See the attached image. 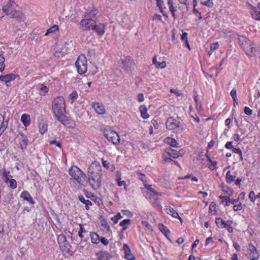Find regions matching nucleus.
Returning <instances> with one entry per match:
<instances>
[{"mask_svg":"<svg viewBox=\"0 0 260 260\" xmlns=\"http://www.w3.org/2000/svg\"><path fill=\"white\" fill-rule=\"evenodd\" d=\"M219 198L220 199L222 200V202H225V206H229L230 204H235L236 203H238L239 199H234L233 198H230L229 197H226V196H220L219 197Z\"/></svg>","mask_w":260,"mask_h":260,"instance_id":"412c9836","label":"nucleus"},{"mask_svg":"<svg viewBox=\"0 0 260 260\" xmlns=\"http://www.w3.org/2000/svg\"><path fill=\"white\" fill-rule=\"evenodd\" d=\"M40 133L43 135L47 131L48 125L44 121H42L39 123Z\"/></svg>","mask_w":260,"mask_h":260,"instance_id":"473e14b6","label":"nucleus"},{"mask_svg":"<svg viewBox=\"0 0 260 260\" xmlns=\"http://www.w3.org/2000/svg\"><path fill=\"white\" fill-rule=\"evenodd\" d=\"M145 187L149 191H147V192H149L151 194H154L156 195H161L160 193L155 190V189L152 187L151 185L145 184Z\"/></svg>","mask_w":260,"mask_h":260,"instance_id":"79ce46f5","label":"nucleus"},{"mask_svg":"<svg viewBox=\"0 0 260 260\" xmlns=\"http://www.w3.org/2000/svg\"><path fill=\"white\" fill-rule=\"evenodd\" d=\"M123 250H124L125 257L127 260H134L135 259V256L132 253L131 251L127 244H124Z\"/></svg>","mask_w":260,"mask_h":260,"instance_id":"b1692460","label":"nucleus"},{"mask_svg":"<svg viewBox=\"0 0 260 260\" xmlns=\"http://www.w3.org/2000/svg\"><path fill=\"white\" fill-rule=\"evenodd\" d=\"M21 121L25 126H28L30 124V115L26 113L23 114L21 117Z\"/></svg>","mask_w":260,"mask_h":260,"instance_id":"bb28decb","label":"nucleus"},{"mask_svg":"<svg viewBox=\"0 0 260 260\" xmlns=\"http://www.w3.org/2000/svg\"><path fill=\"white\" fill-rule=\"evenodd\" d=\"M57 240L59 248L62 252H66L70 255H73V252L71 250L72 246L63 234L58 235Z\"/></svg>","mask_w":260,"mask_h":260,"instance_id":"20e7f679","label":"nucleus"},{"mask_svg":"<svg viewBox=\"0 0 260 260\" xmlns=\"http://www.w3.org/2000/svg\"><path fill=\"white\" fill-rule=\"evenodd\" d=\"M201 3L203 5H204L208 7H210L212 5V0L203 1Z\"/></svg>","mask_w":260,"mask_h":260,"instance_id":"680f3d73","label":"nucleus"},{"mask_svg":"<svg viewBox=\"0 0 260 260\" xmlns=\"http://www.w3.org/2000/svg\"><path fill=\"white\" fill-rule=\"evenodd\" d=\"M142 224L146 228L147 230H151V225L146 221H142Z\"/></svg>","mask_w":260,"mask_h":260,"instance_id":"bf43d9fd","label":"nucleus"},{"mask_svg":"<svg viewBox=\"0 0 260 260\" xmlns=\"http://www.w3.org/2000/svg\"><path fill=\"white\" fill-rule=\"evenodd\" d=\"M48 91L49 88L45 85H42L40 89V91L42 92V94L44 95L48 93Z\"/></svg>","mask_w":260,"mask_h":260,"instance_id":"3c124183","label":"nucleus"},{"mask_svg":"<svg viewBox=\"0 0 260 260\" xmlns=\"http://www.w3.org/2000/svg\"><path fill=\"white\" fill-rule=\"evenodd\" d=\"M214 243V240L213 239V238L212 237H209L206 239V242H205V246H207V245L209 244H213Z\"/></svg>","mask_w":260,"mask_h":260,"instance_id":"052dcab7","label":"nucleus"},{"mask_svg":"<svg viewBox=\"0 0 260 260\" xmlns=\"http://www.w3.org/2000/svg\"><path fill=\"white\" fill-rule=\"evenodd\" d=\"M20 79L19 75L10 73L0 76V81L5 82L7 87L11 86L10 83L15 80H19Z\"/></svg>","mask_w":260,"mask_h":260,"instance_id":"9b49d317","label":"nucleus"},{"mask_svg":"<svg viewBox=\"0 0 260 260\" xmlns=\"http://www.w3.org/2000/svg\"><path fill=\"white\" fill-rule=\"evenodd\" d=\"M51 111L53 116L59 122H63L66 115V104L62 96L54 98L51 102Z\"/></svg>","mask_w":260,"mask_h":260,"instance_id":"f257e3e1","label":"nucleus"},{"mask_svg":"<svg viewBox=\"0 0 260 260\" xmlns=\"http://www.w3.org/2000/svg\"><path fill=\"white\" fill-rule=\"evenodd\" d=\"M222 190L228 194L229 196H232L234 193V190L232 188L229 187L228 185L225 184H222L221 185Z\"/></svg>","mask_w":260,"mask_h":260,"instance_id":"f704fd0d","label":"nucleus"},{"mask_svg":"<svg viewBox=\"0 0 260 260\" xmlns=\"http://www.w3.org/2000/svg\"><path fill=\"white\" fill-rule=\"evenodd\" d=\"M153 20H159L160 21H162V19L161 16L159 14H155L153 15L152 17Z\"/></svg>","mask_w":260,"mask_h":260,"instance_id":"69168bd1","label":"nucleus"},{"mask_svg":"<svg viewBox=\"0 0 260 260\" xmlns=\"http://www.w3.org/2000/svg\"><path fill=\"white\" fill-rule=\"evenodd\" d=\"M236 177V173L234 172L232 173L231 171H229L226 174V181L229 183H231L233 182Z\"/></svg>","mask_w":260,"mask_h":260,"instance_id":"2f4dec72","label":"nucleus"},{"mask_svg":"<svg viewBox=\"0 0 260 260\" xmlns=\"http://www.w3.org/2000/svg\"><path fill=\"white\" fill-rule=\"evenodd\" d=\"M121 67L126 72H131L134 66V60L129 56H125L121 59Z\"/></svg>","mask_w":260,"mask_h":260,"instance_id":"6e6552de","label":"nucleus"},{"mask_svg":"<svg viewBox=\"0 0 260 260\" xmlns=\"http://www.w3.org/2000/svg\"><path fill=\"white\" fill-rule=\"evenodd\" d=\"M18 5L12 0L5 2L2 6V11L6 15L11 16L17 11Z\"/></svg>","mask_w":260,"mask_h":260,"instance_id":"423d86ee","label":"nucleus"},{"mask_svg":"<svg viewBox=\"0 0 260 260\" xmlns=\"http://www.w3.org/2000/svg\"><path fill=\"white\" fill-rule=\"evenodd\" d=\"M168 5L173 17L175 19H176L177 15H176V12L177 11V7L174 6L173 0H169Z\"/></svg>","mask_w":260,"mask_h":260,"instance_id":"393cba45","label":"nucleus"},{"mask_svg":"<svg viewBox=\"0 0 260 260\" xmlns=\"http://www.w3.org/2000/svg\"><path fill=\"white\" fill-rule=\"evenodd\" d=\"M92 30H95L99 36H103L105 31V25L104 24L97 25L95 21V26L92 27Z\"/></svg>","mask_w":260,"mask_h":260,"instance_id":"6ab92c4d","label":"nucleus"},{"mask_svg":"<svg viewBox=\"0 0 260 260\" xmlns=\"http://www.w3.org/2000/svg\"><path fill=\"white\" fill-rule=\"evenodd\" d=\"M166 152L168 155L173 158H177L179 156H182L184 154L185 151L183 149L177 151L171 148H168L166 149Z\"/></svg>","mask_w":260,"mask_h":260,"instance_id":"f8f14e48","label":"nucleus"},{"mask_svg":"<svg viewBox=\"0 0 260 260\" xmlns=\"http://www.w3.org/2000/svg\"><path fill=\"white\" fill-rule=\"evenodd\" d=\"M92 108H93L96 113L99 115H103L106 113V109L103 104L100 103H93L92 104Z\"/></svg>","mask_w":260,"mask_h":260,"instance_id":"4468645a","label":"nucleus"},{"mask_svg":"<svg viewBox=\"0 0 260 260\" xmlns=\"http://www.w3.org/2000/svg\"><path fill=\"white\" fill-rule=\"evenodd\" d=\"M58 29H59L58 26L57 25H54L53 26H52L50 28H49L47 30L46 33L45 34V35L47 36L49 34L54 33L56 31H58Z\"/></svg>","mask_w":260,"mask_h":260,"instance_id":"49530a36","label":"nucleus"},{"mask_svg":"<svg viewBox=\"0 0 260 260\" xmlns=\"http://www.w3.org/2000/svg\"><path fill=\"white\" fill-rule=\"evenodd\" d=\"M152 62L157 68L164 69L166 67V62L165 61L161 62L158 61L156 59V57L153 59Z\"/></svg>","mask_w":260,"mask_h":260,"instance_id":"c9c22d12","label":"nucleus"},{"mask_svg":"<svg viewBox=\"0 0 260 260\" xmlns=\"http://www.w3.org/2000/svg\"><path fill=\"white\" fill-rule=\"evenodd\" d=\"M79 227L80 229L78 231V236L81 239H82L84 237V235L87 233V231L85 229L83 225L80 224Z\"/></svg>","mask_w":260,"mask_h":260,"instance_id":"a19ab883","label":"nucleus"},{"mask_svg":"<svg viewBox=\"0 0 260 260\" xmlns=\"http://www.w3.org/2000/svg\"><path fill=\"white\" fill-rule=\"evenodd\" d=\"M137 99L139 102H143L144 101V95L143 93H139L137 95Z\"/></svg>","mask_w":260,"mask_h":260,"instance_id":"0e129e2a","label":"nucleus"},{"mask_svg":"<svg viewBox=\"0 0 260 260\" xmlns=\"http://www.w3.org/2000/svg\"><path fill=\"white\" fill-rule=\"evenodd\" d=\"M244 113L248 116H251L252 114V110H251L249 107H245L244 108Z\"/></svg>","mask_w":260,"mask_h":260,"instance_id":"4d7b16f0","label":"nucleus"},{"mask_svg":"<svg viewBox=\"0 0 260 260\" xmlns=\"http://www.w3.org/2000/svg\"><path fill=\"white\" fill-rule=\"evenodd\" d=\"M12 176L10 175L9 171H4L2 174V179L7 184H8V180Z\"/></svg>","mask_w":260,"mask_h":260,"instance_id":"37998d69","label":"nucleus"},{"mask_svg":"<svg viewBox=\"0 0 260 260\" xmlns=\"http://www.w3.org/2000/svg\"><path fill=\"white\" fill-rule=\"evenodd\" d=\"M216 225L220 228H226V223L221 218H217L215 220Z\"/></svg>","mask_w":260,"mask_h":260,"instance_id":"58836bf2","label":"nucleus"},{"mask_svg":"<svg viewBox=\"0 0 260 260\" xmlns=\"http://www.w3.org/2000/svg\"><path fill=\"white\" fill-rule=\"evenodd\" d=\"M90 237L91 242L94 244H99L100 242V237L99 235L95 232H90Z\"/></svg>","mask_w":260,"mask_h":260,"instance_id":"c85d7f7f","label":"nucleus"},{"mask_svg":"<svg viewBox=\"0 0 260 260\" xmlns=\"http://www.w3.org/2000/svg\"><path fill=\"white\" fill-rule=\"evenodd\" d=\"M88 181L92 188L96 190L101 186L102 175L88 176Z\"/></svg>","mask_w":260,"mask_h":260,"instance_id":"1a4fd4ad","label":"nucleus"},{"mask_svg":"<svg viewBox=\"0 0 260 260\" xmlns=\"http://www.w3.org/2000/svg\"><path fill=\"white\" fill-rule=\"evenodd\" d=\"M158 228L159 230L161 232V233L164 234L166 236H167V235L170 233L169 229L167 226L162 224H159L158 225Z\"/></svg>","mask_w":260,"mask_h":260,"instance_id":"4c0bfd02","label":"nucleus"},{"mask_svg":"<svg viewBox=\"0 0 260 260\" xmlns=\"http://www.w3.org/2000/svg\"><path fill=\"white\" fill-rule=\"evenodd\" d=\"M78 199L81 203L85 205V208L86 210H88L89 206L92 205L91 202L88 200H86L82 195L79 196Z\"/></svg>","mask_w":260,"mask_h":260,"instance_id":"7c9ffc66","label":"nucleus"},{"mask_svg":"<svg viewBox=\"0 0 260 260\" xmlns=\"http://www.w3.org/2000/svg\"><path fill=\"white\" fill-rule=\"evenodd\" d=\"M165 142L173 147H178V144L174 138L168 137L165 139Z\"/></svg>","mask_w":260,"mask_h":260,"instance_id":"e433bc0d","label":"nucleus"},{"mask_svg":"<svg viewBox=\"0 0 260 260\" xmlns=\"http://www.w3.org/2000/svg\"><path fill=\"white\" fill-rule=\"evenodd\" d=\"M250 13L252 18L257 21H260V11H258L256 7L249 5Z\"/></svg>","mask_w":260,"mask_h":260,"instance_id":"4be33fe9","label":"nucleus"},{"mask_svg":"<svg viewBox=\"0 0 260 260\" xmlns=\"http://www.w3.org/2000/svg\"><path fill=\"white\" fill-rule=\"evenodd\" d=\"M234 205V206L233 207V209L234 211H240L242 209V205L241 203H239L238 204L236 203Z\"/></svg>","mask_w":260,"mask_h":260,"instance_id":"603ef678","label":"nucleus"},{"mask_svg":"<svg viewBox=\"0 0 260 260\" xmlns=\"http://www.w3.org/2000/svg\"><path fill=\"white\" fill-rule=\"evenodd\" d=\"M7 185L11 189H14L17 187V182L14 179H9Z\"/></svg>","mask_w":260,"mask_h":260,"instance_id":"de8ad7c7","label":"nucleus"},{"mask_svg":"<svg viewBox=\"0 0 260 260\" xmlns=\"http://www.w3.org/2000/svg\"><path fill=\"white\" fill-rule=\"evenodd\" d=\"M5 112L4 113H0V136L5 131L8 124V120H5Z\"/></svg>","mask_w":260,"mask_h":260,"instance_id":"2eb2a0df","label":"nucleus"},{"mask_svg":"<svg viewBox=\"0 0 260 260\" xmlns=\"http://www.w3.org/2000/svg\"><path fill=\"white\" fill-rule=\"evenodd\" d=\"M5 57L1 54H0V72H2L5 69Z\"/></svg>","mask_w":260,"mask_h":260,"instance_id":"09e8293b","label":"nucleus"},{"mask_svg":"<svg viewBox=\"0 0 260 260\" xmlns=\"http://www.w3.org/2000/svg\"><path fill=\"white\" fill-rule=\"evenodd\" d=\"M88 176L102 175V167L99 162H92L88 169Z\"/></svg>","mask_w":260,"mask_h":260,"instance_id":"0eeeda50","label":"nucleus"},{"mask_svg":"<svg viewBox=\"0 0 260 260\" xmlns=\"http://www.w3.org/2000/svg\"><path fill=\"white\" fill-rule=\"evenodd\" d=\"M180 122L176 119L170 117L168 118L166 124V127L169 130L174 129L179 125Z\"/></svg>","mask_w":260,"mask_h":260,"instance_id":"ddd939ff","label":"nucleus"},{"mask_svg":"<svg viewBox=\"0 0 260 260\" xmlns=\"http://www.w3.org/2000/svg\"><path fill=\"white\" fill-rule=\"evenodd\" d=\"M181 4H184L188 8L192 0H178Z\"/></svg>","mask_w":260,"mask_h":260,"instance_id":"13d9d810","label":"nucleus"},{"mask_svg":"<svg viewBox=\"0 0 260 260\" xmlns=\"http://www.w3.org/2000/svg\"><path fill=\"white\" fill-rule=\"evenodd\" d=\"M69 174L72 178L80 185L85 186L87 183L86 174L78 167L72 165L69 170Z\"/></svg>","mask_w":260,"mask_h":260,"instance_id":"7ed1b4c3","label":"nucleus"},{"mask_svg":"<svg viewBox=\"0 0 260 260\" xmlns=\"http://www.w3.org/2000/svg\"><path fill=\"white\" fill-rule=\"evenodd\" d=\"M231 95L233 99H237V91L235 89H233L231 91Z\"/></svg>","mask_w":260,"mask_h":260,"instance_id":"774afa93","label":"nucleus"},{"mask_svg":"<svg viewBox=\"0 0 260 260\" xmlns=\"http://www.w3.org/2000/svg\"><path fill=\"white\" fill-rule=\"evenodd\" d=\"M219 46V45L218 42L211 44L210 46V51L208 52L209 56H211L215 50L218 49Z\"/></svg>","mask_w":260,"mask_h":260,"instance_id":"c03bdc74","label":"nucleus"},{"mask_svg":"<svg viewBox=\"0 0 260 260\" xmlns=\"http://www.w3.org/2000/svg\"><path fill=\"white\" fill-rule=\"evenodd\" d=\"M249 198L250 201L254 202L256 200V196L255 192L253 191H251L249 193Z\"/></svg>","mask_w":260,"mask_h":260,"instance_id":"864d4df0","label":"nucleus"},{"mask_svg":"<svg viewBox=\"0 0 260 260\" xmlns=\"http://www.w3.org/2000/svg\"><path fill=\"white\" fill-rule=\"evenodd\" d=\"M54 56L57 58L62 57L63 56V53L60 50H57L54 53Z\"/></svg>","mask_w":260,"mask_h":260,"instance_id":"6e6d98bb","label":"nucleus"},{"mask_svg":"<svg viewBox=\"0 0 260 260\" xmlns=\"http://www.w3.org/2000/svg\"><path fill=\"white\" fill-rule=\"evenodd\" d=\"M141 116L144 119H147L149 117V114L147 113V109L145 105H142L139 108Z\"/></svg>","mask_w":260,"mask_h":260,"instance_id":"72a5a7b5","label":"nucleus"},{"mask_svg":"<svg viewBox=\"0 0 260 260\" xmlns=\"http://www.w3.org/2000/svg\"><path fill=\"white\" fill-rule=\"evenodd\" d=\"M20 138L19 140V145L22 150H25L28 145V139L27 137L23 133L20 134Z\"/></svg>","mask_w":260,"mask_h":260,"instance_id":"f3484780","label":"nucleus"},{"mask_svg":"<svg viewBox=\"0 0 260 260\" xmlns=\"http://www.w3.org/2000/svg\"><path fill=\"white\" fill-rule=\"evenodd\" d=\"M50 145H55L57 147L61 148V143L59 141L56 140L50 141L49 142Z\"/></svg>","mask_w":260,"mask_h":260,"instance_id":"5fc2aeb1","label":"nucleus"},{"mask_svg":"<svg viewBox=\"0 0 260 260\" xmlns=\"http://www.w3.org/2000/svg\"><path fill=\"white\" fill-rule=\"evenodd\" d=\"M166 211L167 214L171 215L172 217L179 218L180 220H181L180 217H179L178 213L172 207L169 206H167L166 207Z\"/></svg>","mask_w":260,"mask_h":260,"instance_id":"a878e982","label":"nucleus"},{"mask_svg":"<svg viewBox=\"0 0 260 260\" xmlns=\"http://www.w3.org/2000/svg\"><path fill=\"white\" fill-rule=\"evenodd\" d=\"M116 180L117 182V184H118V186H123L125 190H127V187H126V185L125 182L124 181L121 180V178H120V176L118 175V174H117L116 175Z\"/></svg>","mask_w":260,"mask_h":260,"instance_id":"a18cd8bd","label":"nucleus"},{"mask_svg":"<svg viewBox=\"0 0 260 260\" xmlns=\"http://www.w3.org/2000/svg\"><path fill=\"white\" fill-rule=\"evenodd\" d=\"M193 13L198 17L199 19H201L202 18L201 13L196 8L193 9Z\"/></svg>","mask_w":260,"mask_h":260,"instance_id":"e2e57ef3","label":"nucleus"},{"mask_svg":"<svg viewBox=\"0 0 260 260\" xmlns=\"http://www.w3.org/2000/svg\"><path fill=\"white\" fill-rule=\"evenodd\" d=\"M130 223L131 220L129 219H125L120 222L119 225L122 227L123 231H125L127 229L128 225H129Z\"/></svg>","mask_w":260,"mask_h":260,"instance_id":"ea45409f","label":"nucleus"},{"mask_svg":"<svg viewBox=\"0 0 260 260\" xmlns=\"http://www.w3.org/2000/svg\"><path fill=\"white\" fill-rule=\"evenodd\" d=\"M157 6L159 8L160 11L162 12L163 10L166 9L164 7V0H156Z\"/></svg>","mask_w":260,"mask_h":260,"instance_id":"8fccbe9b","label":"nucleus"},{"mask_svg":"<svg viewBox=\"0 0 260 260\" xmlns=\"http://www.w3.org/2000/svg\"><path fill=\"white\" fill-rule=\"evenodd\" d=\"M78 94L76 90H73L68 96V99L71 104H73L78 99Z\"/></svg>","mask_w":260,"mask_h":260,"instance_id":"cd10ccee","label":"nucleus"},{"mask_svg":"<svg viewBox=\"0 0 260 260\" xmlns=\"http://www.w3.org/2000/svg\"><path fill=\"white\" fill-rule=\"evenodd\" d=\"M97 14L98 11L96 9L92 10L90 12H85L83 19L80 22L81 27L84 30H92V27L95 26V22L92 18H94Z\"/></svg>","mask_w":260,"mask_h":260,"instance_id":"f03ea898","label":"nucleus"},{"mask_svg":"<svg viewBox=\"0 0 260 260\" xmlns=\"http://www.w3.org/2000/svg\"><path fill=\"white\" fill-rule=\"evenodd\" d=\"M246 255L250 260H257L259 257V253L255 247L250 244L248 246Z\"/></svg>","mask_w":260,"mask_h":260,"instance_id":"9d476101","label":"nucleus"},{"mask_svg":"<svg viewBox=\"0 0 260 260\" xmlns=\"http://www.w3.org/2000/svg\"><path fill=\"white\" fill-rule=\"evenodd\" d=\"M100 242L102 243L104 245L107 246L109 244V241L104 237H102L100 238Z\"/></svg>","mask_w":260,"mask_h":260,"instance_id":"338daca9","label":"nucleus"},{"mask_svg":"<svg viewBox=\"0 0 260 260\" xmlns=\"http://www.w3.org/2000/svg\"><path fill=\"white\" fill-rule=\"evenodd\" d=\"M75 67L78 73L82 75L87 70V61L86 56L82 54L79 55L75 62Z\"/></svg>","mask_w":260,"mask_h":260,"instance_id":"39448f33","label":"nucleus"},{"mask_svg":"<svg viewBox=\"0 0 260 260\" xmlns=\"http://www.w3.org/2000/svg\"><path fill=\"white\" fill-rule=\"evenodd\" d=\"M60 122L69 128H74L76 126L75 122L74 120H68L66 115H65L64 121Z\"/></svg>","mask_w":260,"mask_h":260,"instance_id":"c756f323","label":"nucleus"},{"mask_svg":"<svg viewBox=\"0 0 260 260\" xmlns=\"http://www.w3.org/2000/svg\"><path fill=\"white\" fill-rule=\"evenodd\" d=\"M159 195H156L154 194H151L149 192H146L145 193V197L146 198L148 199L150 202L152 203L154 206L159 207L160 204L158 202V198L157 196H158Z\"/></svg>","mask_w":260,"mask_h":260,"instance_id":"dca6fc26","label":"nucleus"},{"mask_svg":"<svg viewBox=\"0 0 260 260\" xmlns=\"http://www.w3.org/2000/svg\"><path fill=\"white\" fill-rule=\"evenodd\" d=\"M20 197L24 200L28 202L30 205H34L35 203V202L32 199L30 193L26 190H24L21 192L20 194Z\"/></svg>","mask_w":260,"mask_h":260,"instance_id":"a211bd4d","label":"nucleus"},{"mask_svg":"<svg viewBox=\"0 0 260 260\" xmlns=\"http://www.w3.org/2000/svg\"><path fill=\"white\" fill-rule=\"evenodd\" d=\"M11 18H14L19 22H23L25 19V16L21 12L17 10L11 16Z\"/></svg>","mask_w":260,"mask_h":260,"instance_id":"5701e85b","label":"nucleus"},{"mask_svg":"<svg viewBox=\"0 0 260 260\" xmlns=\"http://www.w3.org/2000/svg\"><path fill=\"white\" fill-rule=\"evenodd\" d=\"M105 137L114 144V131L110 127L106 128L104 132Z\"/></svg>","mask_w":260,"mask_h":260,"instance_id":"aec40b11","label":"nucleus"}]
</instances>
